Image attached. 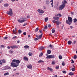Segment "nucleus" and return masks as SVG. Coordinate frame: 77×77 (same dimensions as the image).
<instances>
[{
    "label": "nucleus",
    "mask_w": 77,
    "mask_h": 77,
    "mask_svg": "<svg viewBox=\"0 0 77 77\" xmlns=\"http://www.w3.org/2000/svg\"><path fill=\"white\" fill-rule=\"evenodd\" d=\"M20 62V61L19 60L14 59L12 61L11 66L12 67H17L19 66V63Z\"/></svg>",
    "instance_id": "f257e3e1"
},
{
    "label": "nucleus",
    "mask_w": 77,
    "mask_h": 77,
    "mask_svg": "<svg viewBox=\"0 0 77 77\" xmlns=\"http://www.w3.org/2000/svg\"><path fill=\"white\" fill-rule=\"evenodd\" d=\"M67 3V2L66 1L64 0L62 2V5H61L59 8V9L60 10H62L66 6V5L65 4H66Z\"/></svg>",
    "instance_id": "f03ea898"
},
{
    "label": "nucleus",
    "mask_w": 77,
    "mask_h": 77,
    "mask_svg": "<svg viewBox=\"0 0 77 77\" xmlns=\"http://www.w3.org/2000/svg\"><path fill=\"white\" fill-rule=\"evenodd\" d=\"M46 56H47L46 57V59H51V58H54L55 57L54 55H48V54H46Z\"/></svg>",
    "instance_id": "7ed1b4c3"
},
{
    "label": "nucleus",
    "mask_w": 77,
    "mask_h": 77,
    "mask_svg": "<svg viewBox=\"0 0 77 77\" xmlns=\"http://www.w3.org/2000/svg\"><path fill=\"white\" fill-rule=\"evenodd\" d=\"M9 10H10L9 11H7V14L10 16H12V14H13V13L12 12V10L11 8H10Z\"/></svg>",
    "instance_id": "20e7f679"
},
{
    "label": "nucleus",
    "mask_w": 77,
    "mask_h": 77,
    "mask_svg": "<svg viewBox=\"0 0 77 77\" xmlns=\"http://www.w3.org/2000/svg\"><path fill=\"white\" fill-rule=\"evenodd\" d=\"M37 11L39 12V13H41V14H44L45 12L43 10L40 9H38L37 10Z\"/></svg>",
    "instance_id": "39448f33"
},
{
    "label": "nucleus",
    "mask_w": 77,
    "mask_h": 77,
    "mask_svg": "<svg viewBox=\"0 0 77 77\" xmlns=\"http://www.w3.org/2000/svg\"><path fill=\"white\" fill-rule=\"evenodd\" d=\"M68 19L70 23H71L72 21V19L70 17H68Z\"/></svg>",
    "instance_id": "423d86ee"
},
{
    "label": "nucleus",
    "mask_w": 77,
    "mask_h": 77,
    "mask_svg": "<svg viewBox=\"0 0 77 77\" xmlns=\"http://www.w3.org/2000/svg\"><path fill=\"white\" fill-rule=\"evenodd\" d=\"M42 34L40 35L39 36L38 35H36V37L38 39H41L42 37Z\"/></svg>",
    "instance_id": "0eeeda50"
},
{
    "label": "nucleus",
    "mask_w": 77,
    "mask_h": 77,
    "mask_svg": "<svg viewBox=\"0 0 77 77\" xmlns=\"http://www.w3.org/2000/svg\"><path fill=\"white\" fill-rule=\"evenodd\" d=\"M10 48H12V49H15V48H18V46L16 45L12 46L10 47Z\"/></svg>",
    "instance_id": "6e6552de"
},
{
    "label": "nucleus",
    "mask_w": 77,
    "mask_h": 77,
    "mask_svg": "<svg viewBox=\"0 0 77 77\" xmlns=\"http://www.w3.org/2000/svg\"><path fill=\"white\" fill-rule=\"evenodd\" d=\"M27 67L28 68H29L31 69H32V66L31 65V64L28 65V66H27Z\"/></svg>",
    "instance_id": "1a4fd4ad"
},
{
    "label": "nucleus",
    "mask_w": 77,
    "mask_h": 77,
    "mask_svg": "<svg viewBox=\"0 0 77 77\" xmlns=\"http://www.w3.org/2000/svg\"><path fill=\"white\" fill-rule=\"evenodd\" d=\"M53 19L55 20H59V17H53Z\"/></svg>",
    "instance_id": "9d476101"
},
{
    "label": "nucleus",
    "mask_w": 77,
    "mask_h": 77,
    "mask_svg": "<svg viewBox=\"0 0 77 77\" xmlns=\"http://www.w3.org/2000/svg\"><path fill=\"white\" fill-rule=\"evenodd\" d=\"M47 70H50V71L51 72H53V69H52V68H51L48 67L47 68Z\"/></svg>",
    "instance_id": "9b49d317"
},
{
    "label": "nucleus",
    "mask_w": 77,
    "mask_h": 77,
    "mask_svg": "<svg viewBox=\"0 0 77 77\" xmlns=\"http://www.w3.org/2000/svg\"><path fill=\"white\" fill-rule=\"evenodd\" d=\"M56 23L57 25H59V24H61V22L59 21V20H57L56 22Z\"/></svg>",
    "instance_id": "f8f14e48"
},
{
    "label": "nucleus",
    "mask_w": 77,
    "mask_h": 77,
    "mask_svg": "<svg viewBox=\"0 0 77 77\" xmlns=\"http://www.w3.org/2000/svg\"><path fill=\"white\" fill-rule=\"evenodd\" d=\"M45 3L46 5H48L50 4V1H49L48 0H46L45 1Z\"/></svg>",
    "instance_id": "ddd939ff"
},
{
    "label": "nucleus",
    "mask_w": 77,
    "mask_h": 77,
    "mask_svg": "<svg viewBox=\"0 0 77 77\" xmlns=\"http://www.w3.org/2000/svg\"><path fill=\"white\" fill-rule=\"evenodd\" d=\"M45 48H44V47L42 46L39 48V50H40V51H41V50H43V49H44Z\"/></svg>",
    "instance_id": "4468645a"
},
{
    "label": "nucleus",
    "mask_w": 77,
    "mask_h": 77,
    "mask_svg": "<svg viewBox=\"0 0 77 77\" xmlns=\"http://www.w3.org/2000/svg\"><path fill=\"white\" fill-rule=\"evenodd\" d=\"M23 59L24 60H26V61H28V58L27 57H23Z\"/></svg>",
    "instance_id": "2eb2a0df"
},
{
    "label": "nucleus",
    "mask_w": 77,
    "mask_h": 77,
    "mask_svg": "<svg viewBox=\"0 0 77 77\" xmlns=\"http://www.w3.org/2000/svg\"><path fill=\"white\" fill-rule=\"evenodd\" d=\"M22 20H23V22H24L26 21H27V19L26 18H22Z\"/></svg>",
    "instance_id": "dca6fc26"
},
{
    "label": "nucleus",
    "mask_w": 77,
    "mask_h": 77,
    "mask_svg": "<svg viewBox=\"0 0 77 77\" xmlns=\"http://www.w3.org/2000/svg\"><path fill=\"white\" fill-rule=\"evenodd\" d=\"M15 31L14 29H13V33H14V34H16L17 33V32L16 31V30H17V28H15Z\"/></svg>",
    "instance_id": "f3484780"
},
{
    "label": "nucleus",
    "mask_w": 77,
    "mask_h": 77,
    "mask_svg": "<svg viewBox=\"0 0 77 77\" xmlns=\"http://www.w3.org/2000/svg\"><path fill=\"white\" fill-rule=\"evenodd\" d=\"M2 62L3 63H6V61L5 59L2 60Z\"/></svg>",
    "instance_id": "a211bd4d"
},
{
    "label": "nucleus",
    "mask_w": 77,
    "mask_h": 77,
    "mask_svg": "<svg viewBox=\"0 0 77 77\" xmlns=\"http://www.w3.org/2000/svg\"><path fill=\"white\" fill-rule=\"evenodd\" d=\"M18 23H23V20H20V19L18 20Z\"/></svg>",
    "instance_id": "6ab92c4d"
},
{
    "label": "nucleus",
    "mask_w": 77,
    "mask_h": 77,
    "mask_svg": "<svg viewBox=\"0 0 77 77\" xmlns=\"http://www.w3.org/2000/svg\"><path fill=\"white\" fill-rule=\"evenodd\" d=\"M68 44L69 45H71L72 44V42L71 41H69L68 42Z\"/></svg>",
    "instance_id": "aec40b11"
},
{
    "label": "nucleus",
    "mask_w": 77,
    "mask_h": 77,
    "mask_svg": "<svg viewBox=\"0 0 77 77\" xmlns=\"http://www.w3.org/2000/svg\"><path fill=\"white\" fill-rule=\"evenodd\" d=\"M50 2L51 3V6H52V7H53V0L51 1Z\"/></svg>",
    "instance_id": "412c9836"
},
{
    "label": "nucleus",
    "mask_w": 77,
    "mask_h": 77,
    "mask_svg": "<svg viewBox=\"0 0 77 77\" xmlns=\"http://www.w3.org/2000/svg\"><path fill=\"white\" fill-rule=\"evenodd\" d=\"M52 33H54L55 32V29L54 28H53L52 29Z\"/></svg>",
    "instance_id": "4be33fe9"
},
{
    "label": "nucleus",
    "mask_w": 77,
    "mask_h": 77,
    "mask_svg": "<svg viewBox=\"0 0 77 77\" xmlns=\"http://www.w3.org/2000/svg\"><path fill=\"white\" fill-rule=\"evenodd\" d=\"M47 53L48 54H50V53H51V51L49 50H48L47 51Z\"/></svg>",
    "instance_id": "5701e85b"
},
{
    "label": "nucleus",
    "mask_w": 77,
    "mask_h": 77,
    "mask_svg": "<svg viewBox=\"0 0 77 77\" xmlns=\"http://www.w3.org/2000/svg\"><path fill=\"white\" fill-rule=\"evenodd\" d=\"M66 23L67 24H69V25H70L71 24V23H69L68 21L67 20H66Z\"/></svg>",
    "instance_id": "b1692460"
},
{
    "label": "nucleus",
    "mask_w": 77,
    "mask_h": 77,
    "mask_svg": "<svg viewBox=\"0 0 77 77\" xmlns=\"http://www.w3.org/2000/svg\"><path fill=\"white\" fill-rule=\"evenodd\" d=\"M24 48L26 49L28 48H29V46L28 45H26L24 46Z\"/></svg>",
    "instance_id": "393cba45"
},
{
    "label": "nucleus",
    "mask_w": 77,
    "mask_h": 77,
    "mask_svg": "<svg viewBox=\"0 0 77 77\" xmlns=\"http://www.w3.org/2000/svg\"><path fill=\"white\" fill-rule=\"evenodd\" d=\"M69 75H74V73L72 72H70L69 73Z\"/></svg>",
    "instance_id": "a878e982"
},
{
    "label": "nucleus",
    "mask_w": 77,
    "mask_h": 77,
    "mask_svg": "<svg viewBox=\"0 0 77 77\" xmlns=\"http://www.w3.org/2000/svg\"><path fill=\"white\" fill-rule=\"evenodd\" d=\"M9 74V72H7L5 73L4 75H8Z\"/></svg>",
    "instance_id": "bb28decb"
},
{
    "label": "nucleus",
    "mask_w": 77,
    "mask_h": 77,
    "mask_svg": "<svg viewBox=\"0 0 77 77\" xmlns=\"http://www.w3.org/2000/svg\"><path fill=\"white\" fill-rule=\"evenodd\" d=\"M48 17L45 18V22H47V21H48Z\"/></svg>",
    "instance_id": "cd10ccee"
},
{
    "label": "nucleus",
    "mask_w": 77,
    "mask_h": 77,
    "mask_svg": "<svg viewBox=\"0 0 77 77\" xmlns=\"http://www.w3.org/2000/svg\"><path fill=\"white\" fill-rule=\"evenodd\" d=\"M44 63V61L42 60H40L38 62V63Z\"/></svg>",
    "instance_id": "c85d7f7f"
},
{
    "label": "nucleus",
    "mask_w": 77,
    "mask_h": 77,
    "mask_svg": "<svg viewBox=\"0 0 77 77\" xmlns=\"http://www.w3.org/2000/svg\"><path fill=\"white\" fill-rule=\"evenodd\" d=\"M4 6L5 7H8L9 6V5L8 4H5Z\"/></svg>",
    "instance_id": "c756f323"
},
{
    "label": "nucleus",
    "mask_w": 77,
    "mask_h": 77,
    "mask_svg": "<svg viewBox=\"0 0 77 77\" xmlns=\"http://www.w3.org/2000/svg\"><path fill=\"white\" fill-rule=\"evenodd\" d=\"M43 53L42 52L40 54V55H39V57H41V56H43Z\"/></svg>",
    "instance_id": "7c9ffc66"
},
{
    "label": "nucleus",
    "mask_w": 77,
    "mask_h": 77,
    "mask_svg": "<svg viewBox=\"0 0 77 77\" xmlns=\"http://www.w3.org/2000/svg\"><path fill=\"white\" fill-rule=\"evenodd\" d=\"M74 23H76V22H77V19L75 18V19H74Z\"/></svg>",
    "instance_id": "2f4dec72"
},
{
    "label": "nucleus",
    "mask_w": 77,
    "mask_h": 77,
    "mask_svg": "<svg viewBox=\"0 0 77 77\" xmlns=\"http://www.w3.org/2000/svg\"><path fill=\"white\" fill-rule=\"evenodd\" d=\"M59 57L60 59H62V56L61 55H60L59 56Z\"/></svg>",
    "instance_id": "473e14b6"
},
{
    "label": "nucleus",
    "mask_w": 77,
    "mask_h": 77,
    "mask_svg": "<svg viewBox=\"0 0 77 77\" xmlns=\"http://www.w3.org/2000/svg\"><path fill=\"white\" fill-rule=\"evenodd\" d=\"M29 56H31L32 55V54L31 52H29Z\"/></svg>",
    "instance_id": "72a5a7b5"
},
{
    "label": "nucleus",
    "mask_w": 77,
    "mask_h": 77,
    "mask_svg": "<svg viewBox=\"0 0 77 77\" xmlns=\"http://www.w3.org/2000/svg\"><path fill=\"white\" fill-rule=\"evenodd\" d=\"M39 29V28L37 27L36 28V29H35V31L36 32H38V29Z\"/></svg>",
    "instance_id": "f704fd0d"
},
{
    "label": "nucleus",
    "mask_w": 77,
    "mask_h": 77,
    "mask_svg": "<svg viewBox=\"0 0 77 77\" xmlns=\"http://www.w3.org/2000/svg\"><path fill=\"white\" fill-rule=\"evenodd\" d=\"M9 53H10V54H12V53H13V51L10 50L9 51Z\"/></svg>",
    "instance_id": "c9c22d12"
},
{
    "label": "nucleus",
    "mask_w": 77,
    "mask_h": 77,
    "mask_svg": "<svg viewBox=\"0 0 77 77\" xmlns=\"http://www.w3.org/2000/svg\"><path fill=\"white\" fill-rule=\"evenodd\" d=\"M53 65H55V62H54V61H53L52 63H51Z\"/></svg>",
    "instance_id": "e433bc0d"
},
{
    "label": "nucleus",
    "mask_w": 77,
    "mask_h": 77,
    "mask_svg": "<svg viewBox=\"0 0 77 77\" xmlns=\"http://www.w3.org/2000/svg\"><path fill=\"white\" fill-rule=\"evenodd\" d=\"M73 58L74 59H77V55H75L73 57Z\"/></svg>",
    "instance_id": "4c0bfd02"
},
{
    "label": "nucleus",
    "mask_w": 77,
    "mask_h": 77,
    "mask_svg": "<svg viewBox=\"0 0 77 77\" xmlns=\"http://www.w3.org/2000/svg\"><path fill=\"white\" fill-rule=\"evenodd\" d=\"M48 29L47 26H45L44 29Z\"/></svg>",
    "instance_id": "58836bf2"
},
{
    "label": "nucleus",
    "mask_w": 77,
    "mask_h": 77,
    "mask_svg": "<svg viewBox=\"0 0 77 77\" xmlns=\"http://www.w3.org/2000/svg\"><path fill=\"white\" fill-rule=\"evenodd\" d=\"M22 32L20 29L19 30L18 32L19 33H21Z\"/></svg>",
    "instance_id": "ea45409f"
},
{
    "label": "nucleus",
    "mask_w": 77,
    "mask_h": 77,
    "mask_svg": "<svg viewBox=\"0 0 77 77\" xmlns=\"http://www.w3.org/2000/svg\"><path fill=\"white\" fill-rule=\"evenodd\" d=\"M56 68L57 69H58L59 68V66H56Z\"/></svg>",
    "instance_id": "a19ab883"
},
{
    "label": "nucleus",
    "mask_w": 77,
    "mask_h": 77,
    "mask_svg": "<svg viewBox=\"0 0 77 77\" xmlns=\"http://www.w3.org/2000/svg\"><path fill=\"white\" fill-rule=\"evenodd\" d=\"M72 71H75V68H72Z\"/></svg>",
    "instance_id": "79ce46f5"
},
{
    "label": "nucleus",
    "mask_w": 77,
    "mask_h": 77,
    "mask_svg": "<svg viewBox=\"0 0 77 77\" xmlns=\"http://www.w3.org/2000/svg\"><path fill=\"white\" fill-rule=\"evenodd\" d=\"M62 65H63V66H64V65H65V63L64 62L62 63Z\"/></svg>",
    "instance_id": "37998d69"
},
{
    "label": "nucleus",
    "mask_w": 77,
    "mask_h": 77,
    "mask_svg": "<svg viewBox=\"0 0 77 77\" xmlns=\"http://www.w3.org/2000/svg\"><path fill=\"white\" fill-rule=\"evenodd\" d=\"M72 62H71V63H74V61L73 60H72Z\"/></svg>",
    "instance_id": "c03bdc74"
},
{
    "label": "nucleus",
    "mask_w": 77,
    "mask_h": 77,
    "mask_svg": "<svg viewBox=\"0 0 77 77\" xmlns=\"http://www.w3.org/2000/svg\"><path fill=\"white\" fill-rule=\"evenodd\" d=\"M38 40V38H35L34 39L35 41H37V40Z\"/></svg>",
    "instance_id": "a18cd8bd"
},
{
    "label": "nucleus",
    "mask_w": 77,
    "mask_h": 77,
    "mask_svg": "<svg viewBox=\"0 0 77 77\" xmlns=\"http://www.w3.org/2000/svg\"><path fill=\"white\" fill-rule=\"evenodd\" d=\"M7 68V69H11V68L9 66H8Z\"/></svg>",
    "instance_id": "49530a36"
},
{
    "label": "nucleus",
    "mask_w": 77,
    "mask_h": 77,
    "mask_svg": "<svg viewBox=\"0 0 77 77\" xmlns=\"http://www.w3.org/2000/svg\"><path fill=\"white\" fill-rule=\"evenodd\" d=\"M0 64L1 65H3V64H2V61H1V60H0Z\"/></svg>",
    "instance_id": "de8ad7c7"
},
{
    "label": "nucleus",
    "mask_w": 77,
    "mask_h": 77,
    "mask_svg": "<svg viewBox=\"0 0 77 77\" xmlns=\"http://www.w3.org/2000/svg\"><path fill=\"white\" fill-rule=\"evenodd\" d=\"M62 72L63 73V74H65L66 73V71H63Z\"/></svg>",
    "instance_id": "09e8293b"
},
{
    "label": "nucleus",
    "mask_w": 77,
    "mask_h": 77,
    "mask_svg": "<svg viewBox=\"0 0 77 77\" xmlns=\"http://www.w3.org/2000/svg\"><path fill=\"white\" fill-rule=\"evenodd\" d=\"M58 16L60 17H62V14H58Z\"/></svg>",
    "instance_id": "8fccbe9b"
},
{
    "label": "nucleus",
    "mask_w": 77,
    "mask_h": 77,
    "mask_svg": "<svg viewBox=\"0 0 77 77\" xmlns=\"http://www.w3.org/2000/svg\"><path fill=\"white\" fill-rule=\"evenodd\" d=\"M16 38H17V36H15L13 37L12 38L14 39H15Z\"/></svg>",
    "instance_id": "3c124183"
},
{
    "label": "nucleus",
    "mask_w": 77,
    "mask_h": 77,
    "mask_svg": "<svg viewBox=\"0 0 77 77\" xmlns=\"http://www.w3.org/2000/svg\"><path fill=\"white\" fill-rule=\"evenodd\" d=\"M26 25H27V23H25L24 24L23 26H26Z\"/></svg>",
    "instance_id": "603ef678"
},
{
    "label": "nucleus",
    "mask_w": 77,
    "mask_h": 77,
    "mask_svg": "<svg viewBox=\"0 0 77 77\" xmlns=\"http://www.w3.org/2000/svg\"><path fill=\"white\" fill-rule=\"evenodd\" d=\"M51 26L50 24H49V25H48V27H49V28L51 27Z\"/></svg>",
    "instance_id": "864d4df0"
},
{
    "label": "nucleus",
    "mask_w": 77,
    "mask_h": 77,
    "mask_svg": "<svg viewBox=\"0 0 77 77\" xmlns=\"http://www.w3.org/2000/svg\"><path fill=\"white\" fill-rule=\"evenodd\" d=\"M49 47H51V48L53 47V45H49Z\"/></svg>",
    "instance_id": "5fc2aeb1"
},
{
    "label": "nucleus",
    "mask_w": 77,
    "mask_h": 77,
    "mask_svg": "<svg viewBox=\"0 0 77 77\" xmlns=\"http://www.w3.org/2000/svg\"><path fill=\"white\" fill-rule=\"evenodd\" d=\"M1 47H2V48H4V47H5V46L3 45H1Z\"/></svg>",
    "instance_id": "6e6d98bb"
},
{
    "label": "nucleus",
    "mask_w": 77,
    "mask_h": 77,
    "mask_svg": "<svg viewBox=\"0 0 77 77\" xmlns=\"http://www.w3.org/2000/svg\"><path fill=\"white\" fill-rule=\"evenodd\" d=\"M15 0H16V1H18V0H11V1H12V2H15Z\"/></svg>",
    "instance_id": "4d7b16f0"
},
{
    "label": "nucleus",
    "mask_w": 77,
    "mask_h": 77,
    "mask_svg": "<svg viewBox=\"0 0 77 77\" xmlns=\"http://www.w3.org/2000/svg\"><path fill=\"white\" fill-rule=\"evenodd\" d=\"M5 39H8V37H5L4 38Z\"/></svg>",
    "instance_id": "13d9d810"
},
{
    "label": "nucleus",
    "mask_w": 77,
    "mask_h": 77,
    "mask_svg": "<svg viewBox=\"0 0 77 77\" xmlns=\"http://www.w3.org/2000/svg\"><path fill=\"white\" fill-rule=\"evenodd\" d=\"M57 77V75H55L54 76H53L52 77Z\"/></svg>",
    "instance_id": "bf43d9fd"
},
{
    "label": "nucleus",
    "mask_w": 77,
    "mask_h": 77,
    "mask_svg": "<svg viewBox=\"0 0 77 77\" xmlns=\"http://www.w3.org/2000/svg\"><path fill=\"white\" fill-rule=\"evenodd\" d=\"M24 35H26V32H24L23 33Z\"/></svg>",
    "instance_id": "052dcab7"
},
{
    "label": "nucleus",
    "mask_w": 77,
    "mask_h": 77,
    "mask_svg": "<svg viewBox=\"0 0 77 77\" xmlns=\"http://www.w3.org/2000/svg\"><path fill=\"white\" fill-rule=\"evenodd\" d=\"M52 21L54 23H55V22H56V21H55V20H53Z\"/></svg>",
    "instance_id": "680f3d73"
},
{
    "label": "nucleus",
    "mask_w": 77,
    "mask_h": 77,
    "mask_svg": "<svg viewBox=\"0 0 77 77\" xmlns=\"http://www.w3.org/2000/svg\"><path fill=\"white\" fill-rule=\"evenodd\" d=\"M71 15H73L74 14V12H72L71 13Z\"/></svg>",
    "instance_id": "e2e57ef3"
},
{
    "label": "nucleus",
    "mask_w": 77,
    "mask_h": 77,
    "mask_svg": "<svg viewBox=\"0 0 77 77\" xmlns=\"http://www.w3.org/2000/svg\"><path fill=\"white\" fill-rule=\"evenodd\" d=\"M70 29H73V26H70Z\"/></svg>",
    "instance_id": "0e129e2a"
},
{
    "label": "nucleus",
    "mask_w": 77,
    "mask_h": 77,
    "mask_svg": "<svg viewBox=\"0 0 77 77\" xmlns=\"http://www.w3.org/2000/svg\"><path fill=\"white\" fill-rule=\"evenodd\" d=\"M39 32H40V33H42V31L40 30L39 31Z\"/></svg>",
    "instance_id": "69168bd1"
},
{
    "label": "nucleus",
    "mask_w": 77,
    "mask_h": 77,
    "mask_svg": "<svg viewBox=\"0 0 77 77\" xmlns=\"http://www.w3.org/2000/svg\"><path fill=\"white\" fill-rule=\"evenodd\" d=\"M27 18H30V16H27Z\"/></svg>",
    "instance_id": "338daca9"
},
{
    "label": "nucleus",
    "mask_w": 77,
    "mask_h": 77,
    "mask_svg": "<svg viewBox=\"0 0 77 77\" xmlns=\"http://www.w3.org/2000/svg\"><path fill=\"white\" fill-rule=\"evenodd\" d=\"M7 48L8 49H10V47L9 46H8V47H7Z\"/></svg>",
    "instance_id": "774afa93"
}]
</instances>
